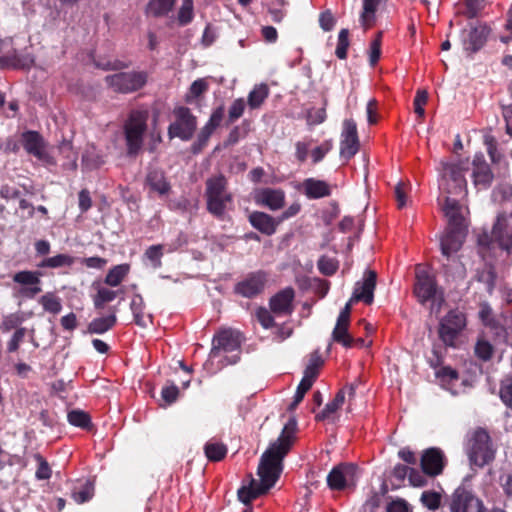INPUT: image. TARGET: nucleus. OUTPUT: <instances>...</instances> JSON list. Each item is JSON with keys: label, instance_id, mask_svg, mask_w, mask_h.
Returning a JSON list of instances; mask_svg holds the SVG:
<instances>
[{"label": "nucleus", "instance_id": "f257e3e1", "mask_svg": "<svg viewBox=\"0 0 512 512\" xmlns=\"http://www.w3.org/2000/svg\"><path fill=\"white\" fill-rule=\"evenodd\" d=\"M296 430V420L290 419L279 438L263 453L258 466L259 481L252 479L248 487L239 489L238 498L241 502L249 504L275 485L283 469L282 461L295 442Z\"/></svg>", "mask_w": 512, "mask_h": 512}, {"label": "nucleus", "instance_id": "f03ea898", "mask_svg": "<svg viewBox=\"0 0 512 512\" xmlns=\"http://www.w3.org/2000/svg\"><path fill=\"white\" fill-rule=\"evenodd\" d=\"M442 210L448 218V226L441 238L440 247L442 254L450 258L453 253L458 252L465 240L467 228L464 224V217L461 214V206L458 200L445 196Z\"/></svg>", "mask_w": 512, "mask_h": 512}, {"label": "nucleus", "instance_id": "7ed1b4c3", "mask_svg": "<svg viewBox=\"0 0 512 512\" xmlns=\"http://www.w3.org/2000/svg\"><path fill=\"white\" fill-rule=\"evenodd\" d=\"M131 66L130 61L114 60L108 62L103 69L119 71L105 77L106 85L115 93L131 94L143 89L148 83L149 74L144 70H121Z\"/></svg>", "mask_w": 512, "mask_h": 512}, {"label": "nucleus", "instance_id": "20e7f679", "mask_svg": "<svg viewBox=\"0 0 512 512\" xmlns=\"http://www.w3.org/2000/svg\"><path fill=\"white\" fill-rule=\"evenodd\" d=\"M464 450L470 466L477 468H482L492 462L496 453L489 433L480 427L467 434Z\"/></svg>", "mask_w": 512, "mask_h": 512}, {"label": "nucleus", "instance_id": "39448f33", "mask_svg": "<svg viewBox=\"0 0 512 512\" xmlns=\"http://www.w3.org/2000/svg\"><path fill=\"white\" fill-rule=\"evenodd\" d=\"M205 198L207 211L218 219H223L232 195L228 192V181L222 174L206 180Z\"/></svg>", "mask_w": 512, "mask_h": 512}, {"label": "nucleus", "instance_id": "423d86ee", "mask_svg": "<svg viewBox=\"0 0 512 512\" xmlns=\"http://www.w3.org/2000/svg\"><path fill=\"white\" fill-rule=\"evenodd\" d=\"M148 118L149 112L146 109H136L129 113L123 126L128 156H136L142 150Z\"/></svg>", "mask_w": 512, "mask_h": 512}, {"label": "nucleus", "instance_id": "0eeeda50", "mask_svg": "<svg viewBox=\"0 0 512 512\" xmlns=\"http://www.w3.org/2000/svg\"><path fill=\"white\" fill-rule=\"evenodd\" d=\"M174 121L168 126L170 139L179 138L189 141L197 129V117L186 106H176L173 109Z\"/></svg>", "mask_w": 512, "mask_h": 512}, {"label": "nucleus", "instance_id": "6e6552de", "mask_svg": "<svg viewBox=\"0 0 512 512\" xmlns=\"http://www.w3.org/2000/svg\"><path fill=\"white\" fill-rule=\"evenodd\" d=\"M466 326V316L458 310L449 311L439 323V337L441 341L451 348H458V340Z\"/></svg>", "mask_w": 512, "mask_h": 512}, {"label": "nucleus", "instance_id": "1a4fd4ad", "mask_svg": "<svg viewBox=\"0 0 512 512\" xmlns=\"http://www.w3.org/2000/svg\"><path fill=\"white\" fill-rule=\"evenodd\" d=\"M244 341L245 337L239 330L221 328L213 336L210 352H233L239 350Z\"/></svg>", "mask_w": 512, "mask_h": 512}, {"label": "nucleus", "instance_id": "9d476101", "mask_svg": "<svg viewBox=\"0 0 512 512\" xmlns=\"http://www.w3.org/2000/svg\"><path fill=\"white\" fill-rule=\"evenodd\" d=\"M465 168L460 163H446L443 165L442 176L447 187V194L461 195L467 192V181L464 176Z\"/></svg>", "mask_w": 512, "mask_h": 512}, {"label": "nucleus", "instance_id": "9b49d317", "mask_svg": "<svg viewBox=\"0 0 512 512\" xmlns=\"http://www.w3.org/2000/svg\"><path fill=\"white\" fill-rule=\"evenodd\" d=\"M21 143L25 151L39 161L48 165L55 164L53 157L46 152L45 141L39 132L33 130L23 132Z\"/></svg>", "mask_w": 512, "mask_h": 512}, {"label": "nucleus", "instance_id": "f8f14e48", "mask_svg": "<svg viewBox=\"0 0 512 512\" xmlns=\"http://www.w3.org/2000/svg\"><path fill=\"white\" fill-rule=\"evenodd\" d=\"M451 512H485V506L478 497L470 491L458 488L452 494L450 501Z\"/></svg>", "mask_w": 512, "mask_h": 512}, {"label": "nucleus", "instance_id": "ddd939ff", "mask_svg": "<svg viewBox=\"0 0 512 512\" xmlns=\"http://www.w3.org/2000/svg\"><path fill=\"white\" fill-rule=\"evenodd\" d=\"M357 481V467L354 464H340L328 474L327 482L333 490L354 486Z\"/></svg>", "mask_w": 512, "mask_h": 512}, {"label": "nucleus", "instance_id": "4468645a", "mask_svg": "<svg viewBox=\"0 0 512 512\" xmlns=\"http://www.w3.org/2000/svg\"><path fill=\"white\" fill-rule=\"evenodd\" d=\"M360 147L357 125L353 119L343 122V131L340 142V156L350 160L358 152Z\"/></svg>", "mask_w": 512, "mask_h": 512}, {"label": "nucleus", "instance_id": "2eb2a0df", "mask_svg": "<svg viewBox=\"0 0 512 512\" xmlns=\"http://www.w3.org/2000/svg\"><path fill=\"white\" fill-rule=\"evenodd\" d=\"M144 187L148 189L149 194H155L160 198L167 197L172 186L166 173L157 167H149L144 180Z\"/></svg>", "mask_w": 512, "mask_h": 512}, {"label": "nucleus", "instance_id": "dca6fc26", "mask_svg": "<svg viewBox=\"0 0 512 512\" xmlns=\"http://www.w3.org/2000/svg\"><path fill=\"white\" fill-rule=\"evenodd\" d=\"M414 294L421 304L435 300L438 294V286L434 276L429 275L426 271H418L414 284Z\"/></svg>", "mask_w": 512, "mask_h": 512}, {"label": "nucleus", "instance_id": "f3484780", "mask_svg": "<svg viewBox=\"0 0 512 512\" xmlns=\"http://www.w3.org/2000/svg\"><path fill=\"white\" fill-rule=\"evenodd\" d=\"M41 276L42 273L39 271L23 270L13 275V281L24 286L20 289V294L23 297L32 299L42 291Z\"/></svg>", "mask_w": 512, "mask_h": 512}, {"label": "nucleus", "instance_id": "a211bd4d", "mask_svg": "<svg viewBox=\"0 0 512 512\" xmlns=\"http://www.w3.org/2000/svg\"><path fill=\"white\" fill-rule=\"evenodd\" d=\"M265 283L266 274L264 272H253L235 285V293L246 298H253L264 290Z\"/></svg>", "mask_w": 512, "mask_h": 512}, {"label": "nucleus", "instance_id": "6ab92c4d", "mask_svg": "<svg viewBox=\"0 0 512 512\" xmlns=\"http://www.w3.org/2000/svg\"><path fill=\"white\" fill-rule=\"evenodd\" d=\"M377 274L373 270L366 271L362 281L355 284L351 301H362L367 305L372 304L374 300V290L376 287Z\"/></svg>", "mask_w": 512, "mask_h": 512}, {"label": "nucleus", "instance_id": "aec40b11", "mask_svg": "<svg viewBox=\"0 0 512 512\" xmlns=\"http://www.w3.org/2000/svg\"><path fill=\"white\" fill-rule=\"evenodd\" d=\"M295 298V291L292 287H286L269 300V307L275 315H291L293 313V300Z\"/></svg>", "mask_w": 512, "mask_h": 512}, {"label": "nucleus", "instance_id": "412c9836", "mask_svg": "<svg viewBox=\"0 0 512 512\" xmlns=\"http://www.w3.org/2000/svg\"><path fill=\"white\" fill-rule=\"evenodd\" d=\"M354 395L355 385H346L341 390H339V392L336 394L335 398L331 402L326 404L325 408L316 416V419H329L336 411H338L343 406L346 400H348V403L350 404L351 400L354 398ZM348 409L351 410L350 405L348 406Z\"/></svg>", "mask_w": 512, "mask_h": 512}, {"label": "nucleus", "instance_id": "4be33fe9", "mask_svg": "<svg viewBox=\"0 0 512 512\" xmlns=\"http://www.w3.org/2000/svg\"><path fill=\"white\" fill-rule=\"evenodd\" d=\"M446 464L443 452L438 448H430L424 451L421 458L423 472L429 476H437L442 473Z\"/></svg>", "mask_w": 512, "mask_h": 512}, {"label": "nucleus", "instance_id": "5701e85b", "mask_svg": "<svg viewBox=\"0 0 512 512\" xmlns=\"http://www.w3.org/2000/svg\"><path fill=\"white\" fill-rule=\"evenodd\" d=\"M473 181L476 187L488 188L494 178L493 172L486 162L483 154H476L473 158Z\"/></svg>", "mask_w": 512, "mask_h": 512}, {"label": "nucleus", "instance_id": "b1692460", "mask_svg": "<svg viewBox=\"0 0 512 512\" xmlns=\"http://www.w3.org/2000/svg\"><path fill=\"white\" fill-rule=\"evenodd\" d=\"M255 201L257 204L276 211L285 204V192L282 189L262 188L256 192Z\"/></svg>", "mask_w": 512, "mask_h": 512}, {"label": "nucleus", "instance_id": "393cba45", "mask_svg": "<svg viewBox=\"0 0 512 512\" xmlns=\"http://www.w3.org/2000/svg\"><path fill=\"white\" fill-rule=\"evenodd\" d=\"M248 220L253 228L266 236L273 235L279 225L277 218L261 211H253L250 213Z\"/></svg>", "mask_w": 512, "mask_h": 512}, {"label": "nucleus", "instance_id": "a878e982", "mask_svg": "<svg viewBox=\"0 0 512 512\" xmlns=\"http://www.w3.org/2000/svg\"><path fill=\"white\" fill-rule=\"evenodd\" d=\"M301 189L303 194L311 200L329 197L332 193L331 187L326 181L316 178L304 179Z\"/></svg>", "mask_w": 512, "mask_h": 512}, {"label": "nucleus", "instance_id": "bb28decb", "mask_svg": "<svg viewBox=\"0 0 512 512\" xmlns=\"http://www.w3.org/2000/svg\"><path fill=\"white\" fill-rule=\"evenodd\" d=\"M490 31L487 25H480L471 29L468 36V47L466 49L471 52L479 51L485 45Z\"/></svg>", "mask_w": 512, "mask_h": 512}, {"label": "nucleus", "instance_id": "cd10ccee", "mask_svg": "<svg viewBox=\"0 0 512 512\" xmlns=\"http://www.w3.org/2000/svg\"><path fill=\"white\" fill-rule=\"evenodd\" d=\"M478 314L482 323L493 330L497 336H504L506 334L505 328L494 317L493 310L488 303L481 304Z\"/></svg>", "mask_w": 512, "mask_h": 512}, {"label": "nucleus", "instance_id": "c85d7f7f", "mask_svg": "<svg viewBox=\"0 0 512 512\" xmlns=\"http://www.w3.org/2000/svg\"><path fill=\"white\" fill-rule=\"evenodd\" d=\"M325 363V359L318 354H313L306 363L302 382L308 383L312 387L313 383L317 379L321 368Z\"/></svg>", "mask_w": 512, "mask_h": 512}, {"label": "nucleus", "instance_id": "c756f323", "mask_svg": "<svg viewBox=\"0 0 512 512\" xmlns=\"http://www.w3.org/2000/svg\"><path fill=\"white\" fill-rule=\"evenodd\" d=\"M117 322L115 310L109 315L94 318L88 325V332L91 334H102L112 329Z\"/></svg>", "mask_w": 512, "mask_h": 512}, {"label": "nucleus", "instance_id": "7c9ffc66", "mask_svg": "<svg viewBox=\"0 0 512 512\" xmlns=\"http://www.w3.org/2000/svg\"><path fill=\"white\" fill-rule=\"evenodd\" d=\"M177 0H149L146 14L155 18L167 16L173 9Z\"/></svg>", "mask_w": 512, "mask_h": 512}, {"label": "nucleus", "instance_id": "2f4dec72", "mask_svg": "<svg viewBox=\"0 0 512 512\" xmlns=\"http://www.w3.org/2000/svg\"><path fill=\"white\" fill-rule=\"evenodd\" d=\"M477 281L485 284L486 290L489 294L495 289L497 273L495 267L491 263H485L483 269L477 271Z\"/></svg>", "mask_w": 512, "mask_h": 512}, {"label": "nucleus", "instance_id": "473e14b6", "mask_svg": "<svg viewBox=\"0 0 512 512\" xmlns=\"http://www.w3.org/2000/svg\"><path fill=\"white\" fill-rule=\"evenodd\" d=\"M130 271V265L127 263L113 266L105 276L104 283L116 287L121 284Z\"/></svg>", "mask_w": 512, "mask_h": 512}, {"label": "nucleus", "instance_id": "72a5a7b5", "mask_svg": "<svg viewBox=\"0 0 512 512\" xmlns=\"http://www.w3.org/2000/svg\"><path fill=\"white\" fill-rule=\"evenodd\" d=\"M383 0H363V11L361 13L362 26L367 29L375 22V13Z\"/></svg>", "mask_w": 512, "mask_h": 512}, {"label": "nucleus", "instance_id": "f704fd0d", "mask_svg": "<svg viewBox=\"0 0 512 512\" xmlns=\"http://www.w3.org/2000/svg\"><path fill=\"white\" fill-rule=\"evenodd\" d=\"M144 300L140 294H135L130 303V309L134 316V321L138 326L145 327L148 317L144 313Z\"/></svg>", "mask_w": 512, "mask_h": 512}, {"label": "nucleus", "instance_id": "c9c22d12", "mask_svg": "<svg viewBox=\"0 0 512 512\" xmlns=\"http://www.w3.org/2000/svg\"><path fill=\"white\" fill-rule=\"evenodd\" d=\"M269 95V88L266 84L255 86L248 94V106L251 109L259 108Z\"/></svg>", "mask_w": 512, "mask_h": 512}, {"label": "nucleus", "instance_id": "e433bc0d", "mask_svg": "<svg viewBox=\"0 0 512 512\" xmlns=\"http://www.w3.org/2000/svg\"><path fill=\"white\" fill-rule=\"evenodd\" d=\"M205 455L210 461H220L227 454V447L214 439H211L205 444Z\"/></svg>", "mask_w": 512, "mask_h": 512}, {"label": "nucleus", "instance_id": "4c0bfd02", "mask_svg": "<svg viewBox=\"0 0 512 512\" xmlns=\"http://www.w3.org/2000/svg\"><path fill=\"white\" fill-rule=\"evenodd\" d=\"M74 263V258L67 254H57L52 257L43 259L37 264L38 268H60L71 266Z\"/></svg>", "mask_w": 512, "mask_h": 512}, {"label": "nucleus", "instance_id": "58836bf2", "mask_svg": "<svg viewBox=\"0 0 512 512\" xmlns=\"http://www.w3.org/2000/svg\"><path fill=\"white\" fill-rule=\"evenodd\" d=\"M288 4L286 0H270L267 12L274 23H281L287 15L285 6Z\"/></svg>", "mask_w": 512, "mask_h": 512}, {"label": "nucleus", "instance_id": "ea45409f", "mask_svg": "<svg viewBox=\"0 0 512 512\" xmlns=\"http://www.w3.org/2000/svg\"><path fill=\"white\" fill-rule=\"evenodd\" d=\"M350 322H341L337 320L336 325L332 332V339L334 342L341 344L345 349V344H349L352 341V336L348 332Z\"/></svg>", "mask_w": 512, "mask_h": 512}, {"label": "nucleus", "instance_id": "a19ab883", "mask_svg": "<svg viewBox=\"0 0 512 512\" xmlns=\"http://www.w3.org/2000/svg\"><path fill=\"white\" fill-rule=\"evenodd\" d=\"M194 18L193 0H182V4L177 13V22L180 26H186L192 22Z\"/></svg>", "mask_w": 512, "mask_h": 512}, {"label": "nucleus", "instance_id": "79ce46f5", "mask_svg": "<svg viewBox=\"0 0 512 512\" xmlns=\"http://www.w3.org/2000/svg\"><path fill=\"white\" fill-rule=\"evenodd\" d=\"M39 303L43 309L52 314H58L62 310L61 300L54 293L48 292L41 296Z\"/></svg>", "mask_w": 512, "mask_h": 512}, {"label": "nucleus", "instance_id": "37998d69", "mask_svg": "<svg viewBox=\"0 0 512 512\" xmlns=\"http://www.w3.org/2000/svg\"><path fill=\"white\" fill-rule=\"evenodd\" d=\"M117 297V292L106 287H99L93 296L96 309H103L106 303L112 302Z\"/></svg>", "mask_w": 512, "mask_h": 512}, {"label": "nucleus", "instance_id": "c03bdc74", "mask_svg": "<svg viewBox=\"0 0 512 512\" xmlns=\"http://www.w3.org/2000/svg\"><path fill=\"white\" fill-rule=\"evenodd\" d=\"M317 267L321 274L325 276H332L337 272L339 262L335 258L323 255L319 258Z\"/></svg>", "mask_w": 512, "mask_h": 512}, {"label": "nucleus", "instance_id": "a18cd8bd", "mask_svg": "<svg viewBox=\"0 0 512 512\" xmlns=\"http://www.w3.org/2000/svg\"><path fill=\"white\" fill-rule=\"evenodd\" d=\"M213 132V130L204 125L201 128L196 141H194V143L191 145V152L195 155L201 153L202 150L207 146Z\"/></svg>", "mask_w": 512, "mask_h": 512}, {"label": "nucleus", "instance_id": "49530a36", "mask_svg": "<svg viewBox=\"0 0 512 512\" xmlns=\"http://www.w3.org/2000/svg\"><path fill=\"white\" fill-rule=\"evenodd\" d=\"M93 486L89 482L81 484L79 488H75L72 492V498L76 503L82 504L89 501L93 496Z\"/></svg>", "mask_w": 512, "mask_h": 512}, {"label": "nucleus", "instance_id": "de8ad7c7", "mask_svg": "<svg viewBox=\"0 0 512 512\" xmlns=\"http://www.w3.org/2000/svg\"><path fill=\"white\" fill-rule=\"evenodd\" d=\"M162 256L163 246L160 244L148 247L144 253V257L151 262V265L154 269L160 268L162 266Z\"/></svg>", "mask_w": 512, "mask_h": 512}, {"label": "nucleus", "instance_id": "09e8293b", "mask_svg": "<svg viewBox=\"0 0 512 512\" xmlns=\"http://www.w3.org/2000/svg\"><path fill=\"white\" fill-rule=\"evenodd\" d=\"M349 45V30L346 28L341 29L338 34V43L335 50V54L339 59L343 60L347 58Z\"/></svg>", "mask_w": 512, "mask_h": 512}, {"label": "nucleus", "instance_id": "8fccbe9b", "mask_svg": "<svg viewBox=\"0 0 512 512\" xmlns=\"http://www.w3.org/2000/svg\"><path fill=\"white\" fill-rule=\"evenodd\" d=\"M442 496L435 491H424L421 495L420 501L429 510H436L441 505Z\"/></svg>", "mask_w": 512, "mask_h": 512}, {"label": "nucleus", "instance_id": "3c124183", "mask_svg": "<svg viewBox=\"0 0 512 512\" xmlns=\"http://www.w3.org/2000/svg\"><path fill=\"white\" fill-rule=\"evenodd\" d=\"M436 376L440 380L443 386L447 389H451L450 385L458 380V373L451 367H442L436 372Z\"/></svg>", "mask_w": 512, "mask_h": 512}, {"label": "nucleus", "instance_id": "603ef678", "mask_svg": "<svg viewBox=\"0 0 512 512\" xmlns=\"http://www.w3.org/2000/svg\"><path fill=\"white\" fill-rule=\"evenodd\" d=\"M383 33L380 31L370 43L369 63L373 67L377 64L381 56V44Z\"/></svg>", "mask_w": 512, "mask_h": 512}, {"label": "nucleus", "instance_id": "864d4df0", "mask_svg": "<svg viewBox=\"0 0 512 512\" xmlns=\"http://www.w3.org/2000/svg\"><path fill=\"white\" fill-rule=\"evenodd\" d=\"M208 89V84L204 79L195 80L190 88L189 92L185 95V102L192 103L194 98L201 96Z\"/></svg>", "mask_w": 512, "mask_h": 512}, {"label": "nucleus", "instance_id": "5fc2aeb1", "mask_svg": "<svg viewBox=\"0 0 512 512\" xmlns=\"http://www.w3.org/2000/svg\"><path fill=\"white\" fill-rule=\"evenodd\" d=\"M508 232L507 230V219L503 215H499L492 227V237L494 238L497 245L502 241L504 234Z\"/></svg>", "mask_w": 512, "mask_h": 512}, {"label": "nucleus", "instance_id": "6e6d98bb", "mask_svg": "<svg viewBox=\"0 0 512 512\" xmlns=\"http://www.w3.org/2000/svg\"><path fill=\"white\" fill-rule=\"evenodd\" d=\"M428 102V92L424 89H419L416 92V95L414 97L413 106H414V112L417 114V116L420 119H423L425 116V109L424 106Z\"/></svg>", "mask_w": 512, "mask_h": 512}, {"label": "nucleus", "instance_id": "4d7b16f0", "mask_svg": "<svg viewBox=\"0 0 512 512\" xmlns=\"http://www.w3.org/2000/svg\"><path fill=\"white\" fill-rule=\"evenodd\" d=\"M68 421L70 424L81 428H88L90 425L89 415L80 410H73L69 412Z\"/></svg>", "mask_w": 512, "mask_h": 512}, {"label": "nucleus", "instance_id": "13d9d810", "mask_svg": "<svg viewBox=\"0 0 512 512\" xmlns=\"http://www.w3.org/2000/svg\"><path fill=\"white\" fill-rule=\"evenodd\" d=\"M333 148V141L331 139L325 140L321 145L315 147L311 152V158L313 164L321 162L326 154Z\"/></svg>", "mask_w": 512, "mask_h": 512}, {"label": "nucleus", "instance_id": "bf43d9fd", "mask_svg": "<svg viewBox=\"0 0 512 512\" xmlns=\"http://www.w3.org/2000/svg\"><path fill=\"white\" fill-rule=\"evenodd\" d=\"M242 126L249 127V123L244 121ZM248 129L240 126H235L230 132L225 141V146L235 145L241 138H244L247 135Z\"/></svg>", "mask_w": 512, "mask_h": 512}, {"label": "nucleus", "instance_id": "052dcab7", "mask_svg": "<svg viewBox=\"0 0 512 512\" xmlns=\"http://www.w3.org/2000/svg\"><path fill=\"white\" fill-rule=\"evenodd\" d=\"M35 460L38 463V468H37L36 474H35L36 478L38 480L49 479L52 475V471H51V468H50L49 464L47 463V461L40 454L35 455Z\"/></svg>", "mask_w": 512, "mask_h": 512}, {"label": "nucleus", "instance_id": "680f3d73", "mask_svg": "<svg viewBox=\"0 0 512 512\" xmlns=\"http://www.w3.org/2000/svg\"><path fill=\"white\" fill-rule=\"evenodd\" d=\"M478 247H479V253L482 256L483 259L486 258V253L491 247H493L495 244H497L492 237V234H488L487 232H483L478 236Z\"/></svg>", "mask_w": 512, "mask_h": 512}, {"label": "nucleus", "instance_id": "e2e57ef3", "mask_svg": "<svg viewBox=\"0 0 512 512\" xmlns=\"http://www.w3.org/2000/svg\"><path fill=\"white\" fill-rule=\"evenodd\" d=\"M245 106L246 104L243 98H238L233 101L228 111V119L230 123H233L243 115Z\"/></svg>", "mask_w": 512, "mask_h": 512}, {"label": "nucleus", "instance_id": "0e129e2a", "mask_svg": "<svg viewBox=\"0 0 512 512\" xmlns=\"http://www.w3.org/2000/svg\"><path fill=\"white\" fill-rule=\"evenodd\" d=\"M256 318L263 328L268 329L274 326V318L271 311L265 307H258L256 310Z\"/></svg>", "mask_w": 512, "mask_h": 512}, {"label": "nucleus", "instance_id": "69168bd1", "mask_svg": "<svg viewBox=\"0 0 512 512\" xmlns=\"http://www.w3.org/2000/svg\"><path fill=\"white\" fill-rule=\"evenodd\" d=\"M501 400L512 409V378L505 379L500 388Z\"/></svg>", "mask_w": 512, "mask_h": 512}, {"label": "nucleus", "instance_id": "338daca9", "mask_svg": "<svg viewBox=\"0 0 512 512\" xmlns=\"http://www.w3.org/2000/svg\"><path fill=\"white\" fill-rule=\"evenodd\" d=\"M335 24H336V19H335L333 13L331 12V10H325L320 13L319 25L324 31H326V32L331 31L334 28Z\"/></svg>", "mask_w": 512, "mask_h": 512}, {"label": "nucleus", "instance_id": "774afa93", "mask_svg": "<svg viewBox=\"0 0 512 512\" xmlns=\"http://www.w3.org/2000/svg\"><path fill=\"white\" fill-rule=\"evenodd\" d=\"M223 117H224V107L219 106L213 110V112L210 115V118H209L208 122L205 124V126L214 131L217 127L220 126V124L223 120Z\"/></svg>", "mask_w": 512, "mask_h": 512}]
</instances>
